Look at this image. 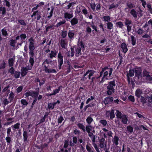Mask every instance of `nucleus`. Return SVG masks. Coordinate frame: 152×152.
I'll return each mask as SVG.
<instances>
[{
  "mask_svg": "<svg viewBox=\"0 0 152 152\" xmlns=\"http://www.w3.org/2000/svg\"><path fill=\"white\" fill-rule=\"evenodd\" d=\"M135 73V77H137L138 79L142 77V70L140 68H135L134 69Z\"/></svg>",
  "mask_w": 152,
  "mask_h": 152,
  "instance_id": "6",
  "label": "nucleus"
},
{
  "mask_svg": "<svg viewBox=\"0 0 152 152\" xmlns=\"http://www.w3.org/2000/svg\"><path fill=\"white\" fill-rule=\"evenodd\" d=\"M91 7V9L93 10L94 12H95L96 11L95 7L96 5L95 2L93 3H91L90 4Z\"/></svg>",
  "mask_w": 152,
  "mask_h": 152,
  "instance_id": "59",
  "label": "nucleus"
},
{
  "mask_svg": "<svg viewBox=\"0 0 152 152\" xmlns=\"http://www.w3.org/2000/svg\"><path fill=\"white\" fill-rule=\"evenodd\" d=\"M105 115L107 118H109L110 117V119L113 120L115 117L114 110L112 109L111 111H107L105 113Z\"/></svg>",
  "mask_w": 152,
  "mask_h": 152,
  "instance_id": "5",
  "label": "nucleus"
},
{
  "mask_svg": "<svg viewBox=\"0 0 152 152\" xmlns=\"http://www.w3.org/2000/svg\"><path fill=\"white\" fill-rule=\"evenodd\" d=\"M20 102L21 104H22V107L24 106V107H25L28 104L27 101L25 99H21Z\"/></svg>",
  "mask_w": 152,
  "mask_h": 152,
  "instance_id": "39",
  "label": "nucleus"
},
{
  "mask_svg": "<svg viewBox=\"0 0 152 152\" xmlns=\"http://www.w3.org/2000/svg\"><path fill=\"white\" fill-rule=\"evenodd\" d=\"M113 98L112 97H105L104 99V103L107 105L113 102Z\"/></svg>",
  "mask_w": 152,
  "mask_h": 152,
  "instance_id": "12",
  "label": "nucleus"
},
{
  "mask_svg": "<svg viewBox=\"0 0 152 152\" xmlns=\"http://www.w3.org/2000/svg\"><path fill=\"white\" fill-rule=\"evenodd\" d=\"M7 136H10V134H12V132H11V127H9L7 129Z\"/></svg>",
  "mask_w": 152,
  "mask_h": 152,
  "instance_id": "48",
  "label": "nucleus"
},
{
  "mask_svg": "<svg viewBox=\"0 0 152 152\" xmlns=\"http://www.w3.org/2000/svg\"><path fill=\"white\" fill-rule=\"evenodd\" d=\"M91 114L89 115L86 118V121L88 125H90L91 123L93 121V119L92 117Z\"/></svg>",
  "mask_w": 152,
  "mask_h": 152,
  "instance_id": "27",
  "label": "nucleus"
},
{
  "mask_svg": "<svg viewBox=\"0 0 152 152\" xmlns=\"http://www.w3.org/2000/svg\"><path fill=\"white\" fill-rule=\"evenodd\" d=\"M132 21L131 20H129V19H126L125 21L124 22V24L125 26L130 25L132 24Z\"/></svg>",
  "mask_w": 152,
  "mask_h": 152,
  "instance_id": "44",
  "label": "nucleus"
},
{
  "mask_svg": "<svg viewBox=\"0 0 152 152\" xmlns=\"http://www.w3.org/2000/svg\"><path fill=\"white\" fill-rule=\"evenodd\" d=\"M58 58V68L59 69H61V66L63 64V58Z\"/></svg>",
  "mask_w": 152,
  "mask_h": 152,
  "instance_id": "25",
  "label": "nucleus"
},
{
  "mask_svg": "<svg viewBox=\"0 0 152 152\" xmlns=\"http://www.w3.org/2000/svg\"><path fill=\"white\" fill-rule=\"evenodd\" d=\"M148 94H149V96L148 95L147 97L148 101L149 102L152 104V92L150 91Z\"/></svg>",
  "mask_w": 152,
  "mask_h": 152,
  "instance_id": "30",
  "label": "nucleus"
},
{
  "mask_svg": "<svg viewBox=\"0 0 152 152\" xmlns=\"http://www.w3.org/2000/svg\"><path fill=\"white\" fill-rule=\"evenodd\" d=\"M117 113L116 114L117 118L120 119L122 117V116L123 114H122L121 112L118 110H117Z\"/></svg>",
  "mask_w": 152,
  "mask_h": 152,
  "instance_id": "57",
  "label": "nucleus"
},
{
  "mask_svg": "<svg viewBox=\"0 0 152 152\" xmlns=\"http://www.w3.org/2000/svg\"><path fill=\"white\" fill-rule=\"evenodd\" d=\"M41 15L40 12H39L38 10H36L33 12L31 17H33V16H37V17H35V19L37 18V20H39L41 17Z\"/></svg>",
  "mask_w": 152,
  "mask_h": 152,
  "instance_id": "10",
  "label": "nucleus"
},
{
  "mask_svg": "<svg viewBox=\"0 0 152 152\" xmlns=\"http://www.w3.org/2000/svg\"><path fill=\"white\" fill-rule=\"evenodd\" d=\"M70 22L71 26H75L76 24L78 23V19L77 18L74 17L71 20Z\"/></svg>",
  "mask_w": 152,
  "mask_h": 152,
  "instance_id": "14",
  "label": "nucleus"
},
{
  "mask_svg": "<svg viewBox=\"0 0 152 152\" xmlns=\"http://www.w3.org/2000/svg\"><path fill=\"white\" fill-rule=\"evenodd\" d=\"M95 98V96H91V98H88L86 100V104H88L91 101V100H93V99H94Z\"/></svg>",
  "mask_w": 152,
  "mask_h": 152,
  "instance_id": "62",
  "label": "nucleus"
},
{
  "mask_svg": "<svg viewBox=\"0 0 152 152\" xmlns=\"http://www.w3.org/2000/svg\"><path fill=\"white\" fill-rule=\"evenodd\" d=\"M134 69H130L129 71V73H128L126 75V77H127V80L129 84L130 83V77H132L134 76Z\"/></svg>",
  "mask_w": 152,
  "mask_h": 152,
  "instance_id": "8",
  "label": "nucleus"
},
{
  "mask_svg": "<svg viewBox=\"0 0 152 152\" xmlns=\"http://www.w3.org/2000/svg\"><path fill=\"white\" fill-rule=\"evenodd\" d=\"M120 47L122 50V51L124 53H126L128 50L127 48V45L125 42H122L121 43Z\"/></svg>",
  "mask_w": 152,
  "mask_h": 152,
  "instance_id": "13",
  "label": "nucleus"
},
{
  "mask_svg": "<svg viewBox=\"0 0 152 152\" xmlns=\"http://www.w3.org/2000/svg\"><path fill=\"white\" fill-rule=\"evenodd\" d=\"M28 41L29 42L28 46L29 55L30 57H34V51L35 49L34 39L32 37H31L29 39Z\"/></svg>",
  "mask_w": 152,
  "mask_h": 152,
  "instance_id": "2",
  "label": "nucleus"
},
{
  "mask_svg": "<svg viewBox=\"0 0 152 152\" xmlns=\"http://www.w3.org/2000/svg\"><path fill=\"white\" fill-rule=\"evenodd\" d=\"M0 11L2 12V14L3 15L4 14L6 13V9L5 7H0Z\"/></svg>",
  "mask_w": 152,
  "mask_h": 152,
  "instance_id": "64",
  "label": "nucleus"
},
{
  "mask_svg": "<svg viewBox=\"0 0 152 152\" xmlns=\"http://www.w3.org/2000/svg\"><path fill=\"white\" fill-rule=\"evenodd\" d=\"M107 24V28L109 30H111L113 28V24L110 22H108Z\"/></svg>",
  "mask_w": 152,
  "mask_h": 152,
  "instance_id": "40",
  "label": "nucleus"
},
{
  "mask_svg": "<svg viewBox=\"0 0 152 152\" xmlns=\"http://www.w3.org/2000/svg\"><path fill=\"white\" fill-rule=\"evenodd\" d=\"M99 123L102 125L104 126H105L107 124V122L106 120L104 119L101 120L99 121Z\"/></svg>",
  "mask_w": 152,
  "mask_h": 152,
  "instance_id": "46",
  "label": "nucleus"
},
{
  "mask_svg": "<svg viewBox=\"0 0 152 152\" xmlns=\"http://www.w3.org/2000/svg\"><path fill=\"white\" fill-rule=\"evenodd\" d=\"M14 74V76L15 78H19L20 76V72H18L17 71H15Z\"/></svg>",
  "mask_w": 152,
  "mask_h": 152,
  "instance_id": "58",
  "label": "nucleus"
},
{
  "mask_svg": "<svg viewBox=\"0 0 152 152\" xmlns=\"http://www.w3.org/2000/svg\"><path fill=\"white\" fill-rule=\"evenodd\" d=\"M142 94V91L140 89L136 90L135 92V96L138 98L141 97V94Z\"/></svg>",
  "mask_w": 152,
  "mask_h": 152,
  "instance_id": "29",
  "label": "nucleus"
},
{
  "mask_svg": "<svg viewBox=\"0 0 152 152\" xmlns=\"http://www.w3.org/2000/svg\"><path fill=\"white\" fill-rule=\"evenodd\" d=\"M29 93V94L30 96H32V97H33L35 95V93H37V94H39V91H32L31 92H28Z\"/></svg>",
  "mask_w": 152,
  "mask_h": 152,
  "instance_id": "50",
  "label": "nucleus"
},
{
  "mask_svg": "<svg viewBox=\"0 0 152 152\" xmlns=\"http://www.w3.org/2000/svg\"><path fill=\"white\" fill-rule=\"evenodd\" d=\"M23 135V139L24 142H28V140H27V138L29 135L27 132L26 131H24Z\"/></svg>",
  "mask_w": 152,
  "mask_h": 152,
  "instance_id": "18",
  "label": "nucleus"
},
{
  "mask_svg": "<svg viewBox=\"0 0 152 152\" xmlns=\"http://www.w3.org/2000/svg\"><path fill=\"white\" fill-rule=\"evenodd\" d=\"M20 126V124L19 123H17L14 125H12L11 127L14 132H15L16 131V129H19Z\"/></svg>",
  "mask_w": 152,
  "mask_h": 152,
  "instance_id": "17",
  "label": "nucleus"
},
{
  "mask_svg": "<svg viewBox=\"0 0 152 152\" xmlns=\"http://www.w3.org/2000/svg\"><path fill=\"white\" fill-rule=\"evenodd\" d=\"M57 52L54 49H52L49 55V56L48 57H56V56Z\"/></svg>",
  "mask_w": 152,
  "mask_h": 152,
  "instance_id": "26",
  "label": "nucleus"
},
{
  "mask_svg": "<svg viewBox=\"0 0 152 152\" xmlns=\"http://www.w3.org/2000/svg\"><path fill=\"white\" fill-rule=\"evenodd\" d=\"M76 35V33L74 30H69L68 32V36L70 41L73 40Z\"/></svg>",
  "mask_w": 152,
  "mask_h": 152,
  "instance_id": "7",
  "label": "nucleus"
},
{
  "mask_svg": "<svg viewBox=\"0 0 152 152\" xmlns=\"http://www.w3.org/2000/svg\"><path fill=\"white\" fill-rule=\"evenodd\" d=\"M35 95L33 97H32L34 99L33 102H32L33 103V104H35L36 101H37V97L38 96L39 94H37V93H35Z\"/></svg>",
  "mask_w": 152,
  "mask_h": 152,
  "instance_id": "56",
  "label": "nucleus"
},
{
  "mask_svg": "<svg viewBox=\"0 0 152 152\" xmlns=\"http://www.w3.org/2000/svg\"><path fill=\"white\" fill-rule=\"evenodd\" d=\"M68 32L66 30L64 31H62L61 33V36L63 38H65L66 37Z\"/></svg>",
  "mask_w": 152,
  "mask_h": 152,
  "instance_id": "35",
  "label": "nucleus"
},
{
  "mask_svg": "<svg viewBox=\"0 0 152 152\" xmlns=\"http://www.w3.org/2000/svg\"><path fill=\"white\" fill-rule=\"evenodd\" d=\"M131 38L132 45L133 46H134L136 44V38L134 37V36L131 35Z\"/></svg>",
  "mask_w": 152,
  "mask_h": 152,
  "instance_id": "37",
  "label": "nucleus"
},
{
  "mask_svg": "<svg viewBox=\"0 0 152 152\" xmlns=\"http://www.w3.org/2000/svg\"><path fill=\"white\" fill-rule=\"evenodd\" d=\"M115 86V80H113V81L109 82L107 86L106 93L108 95H112L113 93L115 92L114 87Z\"/></svg>",
  "mask_w": 152,
  "mask_h": 152,
  "instance_id": "1",
  "label": "nucleus"
},
{
  "mask_svg": "<svg viewBox=\"0 0 152 152\" xmlns=\"http://www.w3.org/2000/svg\"><path fill=\"white\" fill-rule=\"evenodd\" d=\"M78 128L82 130L83 132H86L85 127L83 125V123H78L77 124Z\"/></svg>",
  "mask_w": 152,
  "mask_h": 152,
  "instance_id": "24",
  "label": "nucleus"
},
{
  "mask_svg": "<svg viewBox=\"0 0 152 152\" xmlns=\"http://www.w3.org/2000/svg\"><path fill=\"white\" fill-rule=\"evenodd\" d=\"M147 75H145V73H143V76L146 77V79L149 81L152 82V77L148 73H146Z\"/></svg>",
  "mask_w": 152,
  "mask_h": 152,
  "instance_id": "34",
  "label": "nucleus"
},
{
  "mask_svg": "<svg viewBox=\"0 0 152 152\" xmlns=\"http://www.w3.org/2000/svg\"><path fill=\"white\" fill-rule=\"evenodd\" d=\"M121 122L124 124H127L128 121V118L126 115L124 114L122 115V116L120 118Z\"/></svg>",
  "mask_w": 152,
  "mask_h": 152,
  "instance_id": "16",
  "label": "nucleus"
},
{
  "mask_svg": "<svg viewBox=\"0 0 152 152\" xmlns=\"http://www.w3.org/2000/svg\"><path fill=\"white\" fill-rule=\"evenodd\" d=\"M64 119L63 116L62 115H60L58 119V124L61 123L63 121Z\"/></svg>",
  "mask_w": 152,
  "mask_h": 152,
  "instance_id": "63",
  "label": "nucleus"
},
{
  "mask_svg": "<svg viewBox=\"0 0 152 152\" xmlns=\"http://www.w3.org/2000/svg\"><path fill=\"white\" fill-rule=\"evenodd\" d=\"M44 64H46L47 65H48L49 64L52 65L53 67H54L57 66V62L55 61L51 60L50 59H49L48 60L47 59L44 62Z\"/></svg>",
  "mask_w": 152,
  "mask_h": 152,
  "instance_id": "11",
  "label": "nucleus"
},
{
  "mask_svg": "<svg viewBox=\"0 0 152 152\" xmlns=\"http://www.w3.org/2000/svg\"><path fill=\"white\" fill-rule=\"evenodd\" d=\"M127 131L130 133H132L133 131V128L131 126H128L127 127Z\"/></svg>",
  "mask_w": 152,
  "mask_h": 152,
  "instance_id": "54",
  "label": "nucleus"
},
{
  "mask_svg": "<svg viewBox=\"0 0 152 152\" xmlns=\"http://www.w3.org/2000/svg\"><path fill=\"white\" fill-rule=\"evenodd\" d=\"M60 45L63 48L66 49L67 47V42L65 39H61L60 40Z\"/></svg>",
  "mask_w": 152,
  "mask_h": 152,
  "instance_id": "15",
  "label": "nucleus"
},
{
  "mask_svg": "<svg viewBox=\"0 0 152 152\" xmlns=\"http://www.w3.org/2000/svg\"><path fill=\"white\" fill-rule=\"evenodd\" d=\"M28 71L26 69V68L22 67L21 69V75L22 77L26 76L27 74Z\"/></svg>",
  "mask_w": 152,
  "mask_h": 152,
  "instance_id": "19",
  "label": "nucleus"
},
{
  "mask_svg": "<svg viewBox=\"0 0 152 152\" xmlns=\"http://www.w3.org/2000/svg\"><path fill=\"white\" fill-rule=\"evenodd\" d=\"M2 34L3 36H7L8 35L6 29L4 28L1 29Z\"/></svg>",
  "mask_w": 152,
  "mask_h": 152,
  "instance_id": "47",
  "label": "nucleus"
},
{
  "mask_svg": "<svg viewBox=\"0 0 152 152\" xmlns=\"http://www.w3.org/2000/svg\"><path fill=\"white\" fill-rule=\"evenodd\" d=\"M66 22V20H63L62 21H61L58 23L56 25V26L58 27L64 24Z\"/></svg>",
  "mask_w": 152,
  "mask_h": 152,
  "instance_id": "45",
  "label": "nucleus"
},
{
  "mask_svg": "<svg viewBox=\"0 0 152 152\" xmlns=\"http://www.w3.org/2000/svg\"><path fill=\"white\" fill-rule=\"evenodd\" d=\"M18 40H16V37L15 39H11L10 40V45L11 46L14 47L15 46L16 41Z\"/></svg>",
  "mask_w": 152,
  "mask_h": 152,
  "instance_id": "33",
  "label": "nucleus"
},
{
  "mask_svg": "<svg viewBox=\"0 0 152 152\" xmlns=\"http://www.w3.org/2000/svg\"><path fill=\"white\" fill-rule=\"evenodd\" d=\"M48 146V144L45 143L43 145H41L40 146H38L37 147L39 149H41V150H43L45 148L47 147Z\"/></svg>",
  "mask_w": 152,
  "mask_h": 152,
  "instance_id": "38",
  "label": "nucleus"
},
{
  "mask_svg": "<svg viewBox=\"0 0 152 152\" xmlns=\"http://www.w3.org/2000/svg\"><path fill=\"white\" fill-rule=\"evenodd\" d=\"M81 48L80 47H75V56L77 57H78L80 55V54H81Z\"/></svg>",
  "mask_w": 152,
  "mask_h": 152,
  "instance_id": "21",
  "label": "nucleus"
},
{
  "mask_svg": "<svg viewBox=\"0 0 152 152\" xmlns=\"http://www.w3.org/2000/svg\"><path fill=\"white\" fill-rule=\"evenodd\" d=\"M127 7L125 8V10H126L128 9H132L134 8L135 6L134 4L130 0H128L126 4Z\"/></svg>",
  "mask_w": 152,
  "mask_h": 152,
  "instance_id": "9",
  "label": "nucleus"
},
{
  "mask_svg": "<svg viewBox=\"0 0 152 152\" xmlns=\"http://www.w3.org/2000/svg\"><path fill=\"white\" fill-rule=\"evenodd\" d=\"M105 140L104 138H102L99 140L100 145L101 148H103L104 146Z\"/></svg>",
  "mask_w": 152,
  "mask_h": 152,
  "instance_id": "32",
  "label": "nucleus"
},
{
  "mask_svg": "<svg viewBox=\"0 0 152 152\" xmlns=\"http://www.w3.org/2000/svg\"><path fill=\"white\" fill-rule=\"evenodd\" d=\"M18 21L21 25L24 26H26L27 24L26 23L23 19H18Z\"/></svg>",
  "mask_w": 152,
  "mask_h": 152,
  "instance_id": "42",
  "label": "nucleus"
},
{
  "mask_svg": "<svg viewBox=\"0 0 152 152\" xmlns=\"http://www.w3.org/2000/svg\"><path fill=\"white\" fill-rule=\"evenodd\" d=\"M27 36L26 34H22L20 36H17L16 37V40H19L20 38V40L19 41V42L17 43V46L19 45L21 46L22 44L25 42L24 40L26 38Z\"/></svg>",
  "mask_w": 152,
  "mask_h": 152,
  "instance_id": "4",
  "label": "nucleus"
},
{
  "mask_svg": "<svg viewBox=\"0 0 152 152\" xmlns=\"http://www.w3.org/2000/svg\"><path fill=\"white\" fill-rule=\"evenodd\" d=\"M42 66L45 67L44 70L45 73H50V69H48L49 66L48 65H47L46 64H44V62L42 64Z\"/></svg>",
  "mask_w": 152,
  "mask_h": 152,
  "instance_id": "28",
  "label": "nucleus"
},
{
  "mask_svg": "<svg viewBox=\"0 0 152 152\" xmlns=\"http://www.w3.org/2000/svg\"><path fill=\"white\" fill-rule=\"evenodd\" d=\"M103 19L105 22H110V18L109 16H104Z\"/></svg>",
  "mask_w": 152,
  "mask_h": 152,
  "instance_id": "55",
  "label": "nucleus"
},
{
  "mask_svg": "<svg viewBox=\"0 0 152 152\" xmlns=\"http://www.w3.org/2000/svg\"><path fill=\"white\" fill-rule=\"evenodd\" d=\"M86 131L88 133L92 131V126L90 125H87L85 127Z\"/></svg>",
  "mask_w": 152,
  "mask_h": 152,
  "instance_id": "41",
  "label": "nucleus"
},
{
  "mask_svg": "<svg viewBox=\"0 0 152 152\" xmlns=\"http://www.w3.org/2000/svg\"><path fill=\"white\" fill-rule=\"evenodd\" d=\"M118 6V4L115 5L114 4V3H113L109 6V9L110 10L114 8H117Z\"/></svg>",
  "mask_w": 152,
  "mask_h": 152,
  "instance_id": "51",
  "label": "nucleus"
},
{
  "mask_svg": "<svg viewBox=\"0 0 152 152\" xmlns=\"http://www.w3.org/2000/svg\"><path fill=\"white\" fill-rule=\"evenodd\" d=\"M5 140L6 141L7 145H9L11 143L12 139L11 137H10V136H7V137L5 138Z\"/></svg>",
  "mask_w": 152,
  "mask_h": 152,
  "instance_id": "53",
  "label": "nucleus"
},
{
  "mask_svg": "<svg viewBox=\"0 0 152 152\" xmlns=\"http://www.w3.org/2000/svg\"><path fill=\"white\" fill-rule=\"evenodd\" d=\"M119 138L116 135L114 136V138L113 139L112 141L114 144L116 145H118Z\"/></svg>",
  "mask_w": 152,
  "mask_h": 152,
  "instance_id": "22",
  "label": "nucleus"
},
{
  "mask_svg": "<svg viewBox=\"0 0 152 152\" xmlns=\"http://www.w3.org/2000/svg\"><path fill=\"white\" fill-rule=\"evenodd\" d=\"M78 46L77 47H80L81 50H84L85 49V45L83 44V42L82 40L80 42H78L77 44Z\"/></svg>",
  "mask_w": 152,
  "mask_h": 152,
  "instance_id": "31",
  "label": "nucleus"
},
{
  "mask_svg": "<svg viewBox=\"0 0 152 152\" xmlns=\"http://www.w3.org/2000/svg\"><path fill=\"white\" fill-rule=\"evenodd\" d=\"M62 87L61 86H60L57 89L53 90V95H55L56 94L58 93L61 89V88Z\"/></svg>",
  "mask_w": 152,
  "mask_h": 152,
  "instance_id": "43",
  "label": "nucleus"
},
{
  "mask_svg": "<svg viewBox=\"0 0 152 152\" xmlns=\"http://www.w3.org/2000/svg\"><path fill=\"white\" fill-rule=\"evenodd\" d=\"M14 96V95L13 93L11 91L9 97V99L10 100V102H11L13 101Z\"/></svg>",
  "mask_w": 152,
  "mask_h": 152,
  "instance_id": "36",
  "label": "nucleus"
},
{
  "mask_svg": "<svg viewBox=\"0 0 152 152\" xmlns=\"http://www.w3.org/2000/svg\"><path fill=\"white\" fill-rule=\"evenodd\" d=\"M73 17V15L72 14H71L66 12L64 14V18L67 21H68V19H70Z\"/></svg>",
  "mask_w": 152,
  "mask_h": 152,
  "instance_id": "23",
  "label": "nucleus"
},
{
  "mask_svg": "<svg viewBox=\"0 0 152 152\" xmlns=\"http://www.w3.org/2000/svg\"><path fill=\"white\" fill-rule=\"evenodd\" d=\"M128 99L132 102H134L135 101V99L134 96H133L130 95L128 97Z\"/></svg>",
  "mask_w": 152,
  "mask_h": 152,
  "instance_id": "49",
  "label": "nucleus"
},
{
  "mask_svg": "<svg viewBox=\"0 0 152 152\" xmlns=\"http://www.w3.org/2000/svg\"><path fill=\"white\" fill-rule=\"evenodd\" d=\"M62 69L67 73H68L71 72V69L73 68L70 63L67 59H66L64 61Z\"/></svg>",
  "mask_w": 152,
  "mask_h": 152,
  "instance_id": "3",
  "label": "nucleus"
},
{
  "mask_svg": "<svg viewBox=\"0 0 152 152\" xmlns=\"http://www.w3.org/2000/svg\"><path fill=\"white\" fill-rule=\"evenodd\" d=\"M88 71H89V75L88 76L92 77V76H93L95 72V71L92 69H88Z\"/></svg>",
  "mask_w": 152,
  "mask_h": 152,
  "instance_id": "52",
  "label": "nucleus"
},
{
  "mask_svg": "<svg viewBox=\"0 0 152 152\" xmlns=\"http://www.w3.org/2000/svg\"><path fill=\"white\" fill-rule=\"evenodd\" d=\"M147 99L141 96L140 98V102L142 103L143 105H144L145 103H146Z\"/></svg>",
  "mask_w": 152,
  "mask_h": 152,
  "instance_id": "60",
  "label": "nucleus"
},
{
  "mask_svg": "<svg viewBox=\"0 0 152 152\" xmlns=\"http://www.w3.org/2000/svg\"><path fill=\"white\" fill-rule=\"evenodd\" d=\"M129 13L135 19H136L137 18V14L136 11L134 9L131 10Z\"/></svg>",
  "mask_w": 152,
  "mask_h": 152,
  "instance_id": "20",
  "label": "nucleus"
},
{
  "mask_svg": "<svg viewBox=\"0 0 152 152\" xmlns=\"http://www.w3.org/2000/svg\"><path fill=\"white\" fill-rule=\"evenodd\" d=\"M116 24L120 28H122L124 25L122 22L121 21H119L116 23Z\"/></svg>",
  "mask_w": 152,
  "mask_h": 152,
  "instance_id": "61",
  "label": "nucleus"
}]
</instances>
